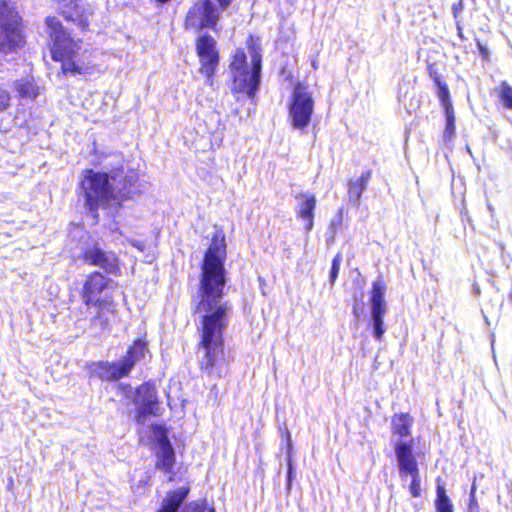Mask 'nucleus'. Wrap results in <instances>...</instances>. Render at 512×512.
<instances>
[{"mask_svg": "<svg viewBox=\"0 0 512 512\" xmlns=\"http://www.w3.org/2000/svg\"><path fill=\"white\" fill-rule=\"evenodd\" d=\"M226 244L224 236L213 237L201 265L195 312L201 314L199 365L209 376L221 377L226 365L223 333L228 326L231 309L224 301L226 284Z\"/></svg>", "mask_w": 512, "mask_h": 512, "instance_id": "f257e3e1", "label": "nucleus"}, {"mask_svg": "<svg viewBox=\"0 0 512 512\" xmlns=\"http://www.w3.org/2000/svg\"><path fill=\"white\" fill-rule=\"evenodd\" d=\"M137 179L134 172L125 175L123 172L116 173L110 178L107 173L87 170L80 184L85 206L93 218L98 217L100 207L105 208L111 201L119 204L121 200L140 193L136 185Z\"/></svg>", "mask_w": 512, "mask_h": 512, "instance_id": "f03ea898", "label": "nucleus"}, {"mask_svg": "<svg viewBox=\"0 0 512 512\" xmlns=\"http://www.w3.org/2000/svg\"><path fill=\"white\" fill-rule=\"evenodd\" d=\"M45 22L52 43V59L61 63V73L65 76L91 74L95 66L92 52L83 47L81 41L74 40L58 18L49 16Z\"/></svg>", "mask_w": 512, "mask_h": 512, "instance_id": "7ed1b4c3", "label": "nucleus"}, {"mask_svg": "<svg viewBox=\"0 0 512 512\" xmlns=\"http://www.w3.org/2000/svg\"><path fill=\"white\" fill-rule=\"evenodd\" d=\"M250 55L251 62L249 64L244 50L236 49L232 56L229 71L232 77V92L235 94L242 93L253 100L261 82L262 57L254 47L250 49Z\"/></svg>", "mask_w": 512, "mask_h": 512, "instance_id": "20e7f679", "label": "nucleus"}, {"mask_svg": "<svg viewBox=\"0 0 512 512\" xmlns=\"http://www.w3.org/2000/svg\"><path fill=\"white\" fill-rule=\"evenodd\" d=\"M25 44L22 17L12 0L0 1V53L7 55Z\"/></svg>", "mask_w": 512, "mask_h": 512, "instance_id": "39448f33", "label": "nucleus"}, {"mask_svg": "<svg viewBox=\"0 0 512 512\" xmlns=\"http://www.w3.org/2000/svg\"><path fill=\"white\" fill-rule=\"evenodd\" d=\"M314 110V100L308 88L298 84L293 91L292 101L289 106V118L295 129H305L311 120Z\"/></svg>", "mask_w": 512, "mask_h": 512, "instance_id": "423d86ee", "label": "nucleus"}, {"mask_svg": "<svg viewBox=\"0 0 512 512\" xmlns=\"http://www.w3.org/2000/svg\"><path fill=\"white\" fill-rule=\"evenodd\" d=\"M223 10L231 0H216ZM219 16V9L212 0H200L187 13L185 24L187 27L202 29L213 28Z\"/></svg>", "mask_w": 512, "mask_h": 512, "instance_id": "0eeeda50", "label": "nucleus"}, {"mask_svg": "<svg viewBox=\"0 0 512 512\" xmlns=\"http://www.w3.org/2000/svg\"><path fill=\"white\" fill-rule=\"evenodd\" d=\"M386 285L382 279L373 282L370 292L371 318L373 326V335L376 340L381 341L385 333L383 318L387 311V305L384 298Z\"/></svg>", "mask_w": 512, "mask_h": 512, "instance_id": "6e6552de", "label": "nucleus"}, {"mask_svg": "<svg viewBox=\"0 0 512 512\" xmlns=\"http://www.w3.org/2000/svg\"><path fill=\"white\" fill-rule=\"evenodd\" d=\"M197 53L200 57V72L207 77V82L212 84V77L219 62L216 51V41L209 35H203L197 40Z\"/></svg>", "mask_w": 512, "mask_h": 512, "instance_id": "1a4fd4ad", "label": "nucleus"}, {"mask_svg": "<svg viewBox=\"0 0 512 512\" xmlns=\"http://www.w3.org/2000/svg\"><path fill=\"white\" fill-rule=\"evenodd\" d=\"M134 403L137 407L136 419L139 424H144L147 416L158 414L156 389L149 384H142L136 389Z\"/></svg>", "mask_w": 512, "mask_h": 512, "instance_id": "9d476101", "label": "nucleus"}, {"mask_svg": "<svg viewBox=\"0 0 512 512\" xmlns=\"http://www.w3.org/2000/svg\"><path fill=\"white\" fill-rule=\"evenodd\" d=\"M394 451L398 464L399 476L402 480L408 477V474L419 471L416 457L413 453V440L395 439Z\"/></svg>", "mask_w": 512, "mask_h": 512, "instance_id": "9b49d317", "label": "nucleus"}, {"mask_svg": "<svg viewBox=\"0 0 512 512\" xmlns=\"http://www.w3.org/2000/svg\"><path fill=\"white\" fill-rule=\"evenodd\" d=\"M157 444L155 450L156 463L155 467L158 470L163 471L165 474H170L168 480H173V467L175 465V451L165 434V432L160 429L156 433Z\"/></svg>", "mask_w": 512, "mask_h": 512, "instance_id": "f8f14e48", "label": "nucleus"}, {"mask_svg": "<svg viewBox=\"0 0 512 512\" xmlns=\"http://www.w3.org/2000/svg\"><path fill=\"white\" fill-rule=\"evenodd\" d=\"M89 265L98 266L108 273L117 269V258L113 252L104 251L98 244L86 245L80 256Z\"/></svg>", "mask_w": 512, "mask_h": 512, "instance_id": "ddd939ff", "label": "nucleus"}, {"mask_svg": "<svg viewBox=\"0 0 512 512\" xmlns=\"http://www.w3.org/2000/svg\"><path fill=\"white\" fill-rule=\"evenodd\" d=\"M128 364H122L121 360L118 362H94L88 366V371L91 377H97L105 381H115L121 379L129 374Z\"/></svg>", "mask_w": 512, "mask_h": 512, "instance_id": "4468645a", "label": "nucleus"}, {"mask_svg": "<svg viewBox=\"0 0 512 512\" xmlns=\"http://www.w3.org/2000/svg\"><path fill=\"white\" fill-rule=\"evenodd\" d=\"M107 283L108 280L101 273H91L86 278L81 290L83 303L86 306H91V304L105 301L106 299L101 298L100 295L107 287Z\"/></svg>", "mask_w": 512, "mask_h": 512, "instance_id": "2eb2a0df", "label": "nucleus"}, {"mask_svg": "<svg viewBox=\"0 0 512 512\" xmlns=\"http://www.w3.org/2000/svg\"><path fill=\"white\" fill-rule=\"evenodd\" d=\"M299 198L301 202L297 206L296 214L298 218L306 222L305 230L309 233L314 225V210L316 208V198L311 193H302Z\"/></svg>", "mask_w": 512, "mask_h": 512, "instance_id": "dca6fc26", "label": "nucleus"}, {"mask_svg": "<svg viewBox=\"0 0 512 512\" xmlns=\"http://www.w3.org/2000/svg\"><path fill=\"white\" fill-rule=\"evenodd\" d=\"M392 443L395 439L407 440L411 434L413 419L407 413L396 414L392 418Z\"/></svg>", "mask_w": 512, "mask_h": 512, "instance_id": "f3484780", "label": "nucleus"}, {"mask_svg": "<svg viewBox=\"0 0 512 512\" xmlns=\"http://www.w3.org/2000/svg\"><path fill=\"white\" fill-rule=\"evenodd\" d=\"M371 175V171L366 170L359 179L348 182V199L354 206L358 207L360 205L361 195L366 190Z\"/></svg>", "mask_w": 512, "mask_h": 512, "instance_id": "a211bd4d", "label": "nucleus"}, {"mask_svg": "<svg viewBox=\"0 0 512 512\" xmlns=\"http://www.w3.org/2000/svg\"><path fill=\"white\" fill-rule=\"evenodd\" d=\"M189 490V487L184 486L167 493L158 512H178Z\"/></svg>", "mask_w": 512, "mask_h": 512, "instance_id": "6ab92c4d", "label": "nucleus"}, {"mask_svg": "<svg viewBox=\"0 0 512 512\" xmlns=\"http://www.w3.org/2000/svg\"><path fill=\"white\" fill-rule=\"evenodd\" d=\"M59 9L67 20L77 23L83 29L88 26L87 19L81 14L76 0H59Z\"/></svg>", "mask_w": 512, "mask_h": 512, "instance_id": "aec40b11", "label": "nucleus"}, {"mask_svg": "<svg viewBox=\"0 0 512 512\" xmlns=\"http://www.w3.org/2000/svg\"><path fill=\"white\" fill-rule=\"evenodd\" d=\"M96 308V314L91 319V324L99 326L105 330L109 327L110 315L114 313V307L111 302L105 300L100 303L91 304Z\"/></svg>", "mask_w": 512, "mask_h": 512, "instance_id": "412c9836", "label": "nucleus"}, {"mask_svg": "<svg viewBox=\"0 0 512 512\" xmlns=\"http://www.w3.org/2000/svg\"><path fill=\"white\" fill-rule=\"evenodd\" d=\"M147 351L146 342L142 339H137L134 341L133 345L128 349L126 356L121 359L122 364H128L129 373L135 366V364L140 361Z\"/></svg>", "mask_w": 512, "mask_h": 512, "instance_id": "4be33fe9", "label": "nucleus"}, {"mask_svg": "<svg viewBox=\"0 0 512 512\" xmlns=\"http://www.w3.org/2000/svg\"><path fill=\"white\" fill-rule=\"evenodd\" d=\"M435 85L438 88L437 96L439 98V101L441 103V106L444 111L454 110L453 105L450 99V93L447 85L441 81L440 77L438 75L433 76Z\"/></svg>", "mask_w": 512, "mask_h": 512, "instance_id": "5701e85b", "label": "nucleus"}, {"mask_svg": "<svg viewBox=\"0 0 512 512\" xmlns=\"http://www.w3.org/2000/svg\"><path fill=\"white\" fill-rule=\"evenodd\" d=\"M435 507L437 512H453V504L446 494L444 485L439 482L436 488Z\"/></svg>", "mask_w": 512, "mask_h": 512, "instance_id": "b1692460", "label": "nucleus"}, {"mask_svg": "<svg viewBox=\"0 0 512 512\" xmlns=\"http://www.w3.org/2000/svg\"><path fill=\"white\" fill-rule=\"evenodd\" d=\"M15 88L21 98L34 99L38 95V86L29 79L16 82Z\"/></svg>", "mask_w": 512, "mask_h": 512, "instance_id": "393cba45", "label": "nucleus"}, {"mask_svg": "<svg viewBox=\"0 0 512 512\" xmlns=\"http://www.w3.org/2000/svg\"><path fill=\"white\" fill-rule=\"evenodd\" d=\"M495 91L503 107L512 110V86H510L506 81H502Z\"/></svg>", "mask_w": 512, "mask_h": 512, "instance_id": "a878e982", "label": "nucleus"}, {"mask_svg": "<svg viewBox=\"0 0 512 512\" xmlns=\"http://www.w3.org/2000/svg\"><path fill=\"white\" fill-rule=\"evenodd\" d=\"M446 125L443 132V140L450 142L455 137V115L454 110L444 111Z\"/></svg>", "mask_w": 512, "mask_h": 512, "instance_id": "bb28decb", "label": "nucleus"}, {"mask_svg": "<svg viewBox=\"0 0 512 512\" xmlns=\"http://www.w3.org/2000/svg\"><path fill=\"white\" fill-rule=\"evenodd\" d=\"M408 477L411 478V483L409 485V491L411 495L415 498L421 496V477L420 471H416L415 473L408 474Z\"/></svg>", "mask_w": 512, "mask_h": 512, "instance_id": "cd10ccee", "label": "nucleus"}, {"mask_svg": "<svg viewBox=\"0 0 512 512\" xmlns=\"http://www.w3.org/2000/svg\"><path fill=\"white\" fill-rule=\"evenodd\" d=\"M341 262H342V255H341V253H337L332 260V265H331L330 274H329V280H330L331 285H334V283L338 277Z\"/></svg>", "mask_w": 512, "mask_h": 512, "instance_id": "c85d7f7f", "label": "nucleus"}, {"mask_svg": "<svg viewBox=\"0 0 512 512\" xmlns=\"http://www.w3.org/2000/svg\"><path fill=\"white\" fill-rule=\"evenodd\" d=\"M476 492V483L475 480L472 483L470 495H469V505L468 512H479V505L475 497Z\"/></svg>", "mask_w": 512, "mask_h": 512, "instance_id": "c756f323", "label": "nucleus"}, {"mask_svg": "<svg viewBox=\"0 0 512 512\" xmlns=\"http://www.w3.org/2000/svg\"><path fill=\"white\" fill-rule=\"evenodd\" d=\"M287 466H288V471H287V489L290 490L291 489L292 479H293V476H294V467L292 465V461H291V456L290 455H288V457H287Z\"/></svg>", "mask_w": 512, "mask_h": 512, "instance_id": "7c9ffc66", "label": "nucleus"}, {"mask_svg": "<svg viewBox=\"0 0 512 512\" xmlns=\"http://www.w3.org/2000/svg\"><path fill=\"white\" fill-rule=\"evenodd\" d=\"M10 96L8 92L0 88V111L6 109L9 104Z\"/></svg>", "mask_w": 512, "mask_h": 512, "instance_id": "2f4dec72", "label": "nucleus"}, {"mask_svg": "<svg viewBox=\"0 0 512 512\" xmlns=\"http://www.w3.org/2000/svg\"><path fill=\"white\" fill-rule=\"evenodd\" d=\"M186 512H214V509L204 505H194L189 506Z\"/></svg>", "mask_w": 512, "mask_h": 512, "instance_id": "473e14b6", "label": "nucleus"}, {"mask_svg": "<svg viewBox=\"0 0 512 512\" xmlns=\"http://www.w3.org/2000/svg\"><path fill=\"white\" fill-rule=\"evenodd\" d=\"M341 223H342V216L340 213L339 217L337 219H332L330 222V229L332 230L333 234L336 232V229L341 225Z\"/></svg>", "mask_w": 512, "mask_h": 512, "instance_id": "72a5a7b5", "label": "nucleus"}, {"mask_svg": "<svg viewBox=\"0 0 512 512\" xmlns=\"http://www.w3.org/2000/svg\"><path fill=\"white\" fill-rule=\"evenodd\" d=\"M462 9V3L459 2L458 4H454L453 7H452V10H453V15L454 17L456 18L457 17V14L459 13V11Z\"/></svg>", "mask_w": 512, "mask_h": 512, "instance_id": "f704fd0d", "label": "nucleus"}, {"mask_svg": "<svg viewBox=\"0 0 512 512\" xmlns=\"http://www.w3.org/2000/svg\"><path fill=\"white\" fill-rule=\"evenodd\" d=\"M134 247H136L138 250L143 251L144 250V244L140 241H132L131 242Z\"/></svg>", "mask_w": 512, "mask_h": 512, "instance_id": "c9c22d12", "label": "nucleus"}, {"mask_svg": "<svg viewBox=\"0 0 512 512\" xmlns=\"http://www.w3.org/2000/svg\"><path fill=\"white\" fill-rule=\"evenodd\" d=\"M457 29H458L459 36H462L461 27L459 25H457Z\"/></svg>", "mask_w": 512, "mask_h": 512, "instance_id": "e433bc0d", "label": "nucleus"}, {"mask_svg": "<svg viewBox=\"0 0 512 512\" xmlns=\"http://www.w3.org/2000/svg\"><path fill=\"white\" fill-rule=\"evenodd\" d=\"M354 313L357 315V308L354 307Z\"/></svg>", "mask_w": 512, "mask_h": 512, "instance_id": "4c0bfd02", "label": "nucleus"}]
</instances>
